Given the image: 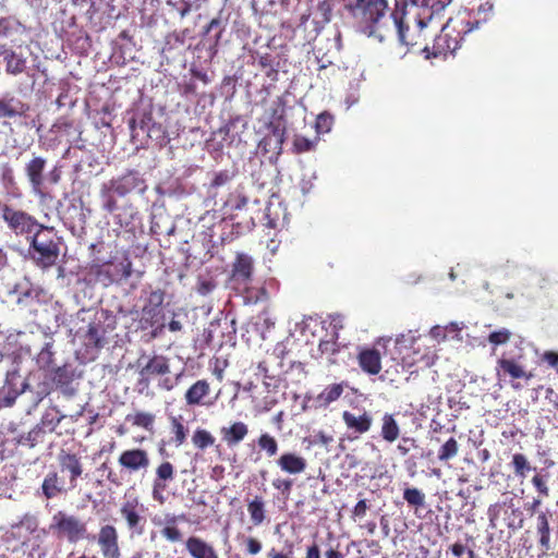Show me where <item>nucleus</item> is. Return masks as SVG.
Instances as JSON below:
<instances>
[{
    "label": "nucleus",
    "instance_id": "obj_1",
    "mask_svg": "<svg viewBox=\"0 0 558 558\" xmlns=\"http://www.w3.org/2000/svg\"><path fill=\"white\" fill-rule=\"evenodd\" d=\"M478 25V21H471L465 15L450 17L434 38L432 49L428 45H425L422 53H424L425 59L452 54L461 47L464 36L477 28Z\"/></svg>",
    "mask_w": 558,
    "mask_h": 558
},
{
    "label": "nucleus",
    "instance_id": "obj_2",
    "mask_svg": "<svg viewBox=\"0 0 558 558\" xmlns=\"http://www.w3.org/2000/svg\"><path fill=\"white\" fill-rule=\"evenodd\" d=\"M345 19L359 32L368 36L374 35L389 5L388 0H342Z\"/></svg>",
    "mask_w": 558,
    "mask_h": 558
},
{
    "label": "nucleus",
    "instance_id": "obj_3",
    "mask_svg": "<svg viewBox=\"0 0 558 558\" xmlns=\"http://www.w3.org/2000/svg\"><path fill=\"white\" fill-rule=\"evenodd\" d=\"M60 241L52 227L40 226L29 240V257L40 269L53 267L60 255Z\"/></svg>",
    "mask_w": 558,
    "mask_h": 558
},
{
    "label": "nucleus",
    "instance_id": "obj_4",
    "mask_svg": "<svg viewBox=\"0 0 558 558\" xmlns=\"http://www.w3.org/2000/svg\"><path fill=\"white\" fill-rule=\"evenodd\" d=\"M392 19L398 32L399 41L408 48V51L418 50L422 52L423 47L426 45V35L424 29L430 24L423 21L421 25L418 20L421 16L408 11L392 12Z\"/></svg>",
    "mask_w": 558,
    "mask_h": 558
},
{
    "label": "nucleus",
    "instance_id": "obj_5",
    "mask_svg": "<svg viewBox=\"0 0 558 558\" xmlns=\"http://www.w3.org/2000/svg\"><path fill=\"white\" fill-rule=\"evenodd\" d=\"M49 531L56 538L70 544L82 542L89 535L85 521L63 510H59L52 515Z\"/></svg>",
    "mask_w": 558,
    "mask_h": 558
},
{
    "label": "nucleus",
    "instance_id": "obj_6",
    "mask_svg": "<svg viewBox=\"0 0 558 558\" xmlns=\"http://www.w3.org/2000/svg\"><path fill=\"white\" fill-rule=\"evenodd\" d=\"M1 218L7 223L8 228L15 235H25L28 240L31 236L40 229L41 223L22 209H15L12 206L0 202Z\"/></svg>",
    "mask_w": 558,
    "mask_h": 558
},
{
    "label": "nucleus",
    "instance_id": "obj_7",
    "mask_svg": "<svg viewBox=\"0 0 558 558\" xmlns=\"http://www.w3.org/2000/svg\"><path fill=\"white\" fill-rule=\"evenodd\" d=\"M96 541L102 558H121L119 532L114 525H101Z\"/></svg>",
    "mask_w": 558,
    "mask_h": 558
},
{
    "label": "nucleus",
    "instance_id": "obj_8",
    "mask_svg": "<svg viewBox=\"0 0 558 558\" xmlns=\"http://www.w3.org/2000/svg\"><path fill=\"white\" fill-rule=\"evenodd\" d=\"M496 375L498 379H505L506 377L511 378V387L515 390H520L522 385L514 381L515 379H524L529 381L533 378V373L527 372L524 367L519 364L514 359L500 357L497 361Z\"/></svg>",
    "mask_w": 558,
    "mask_h": 558
},
{
    "label": "nucleus",
    "instance_id": "obj_9",
    "mask_svg": "<svg viewBox=\"0 0 558 558\" xmlns=\"http://www.w3.org/2000/svg\"><path fill=\"white\" fill-rule=\"evenodd\" d=\"M118 463L123 471L129 474H135L141 471H147L150 465V459L147 450L142 448H131L123 450L120 453Z\"/></svg>",
    "mask_w": 558,
    "mask_h": 558
},
{
    "label": "nucleus",
    "instance_id": "obj_10",
    "mask_svg": "<svg viewBox=\"0 0 558 558\" xmlns=\"http://www.w3.org/2000/svg\"><path fill=\"white\" fill-rule=\"evenodd\" d=\"M47 159L39 155H32V158L24 166V173L31 185L32 192L36 195L44 194L45 170Z\"/></svg>",
    "mask_w": 558,
    "mask_h": 558
},
{
    "label": "nucleus",
    "instance_id": "obj_11",
    "mask_svg": "<svg viewBox=\"0 0 558 558\" xmlns=\"http://www.w3.org/2000/svg\"><path fill=\"white\" fill-rule=\"evenodd\" d=\"M142 513L143 505L137 499L126 500L120 508V514L125 520L128 530L136 535L144 533L146 519Z\"/></svg>",
    "mask_w": 558,
    "mask_h": 558
},
{
    "label": "nucleus",
    "instance_id": "obj_12",
    "mask_svg": "<svg viewBox=\"0 0 558 558\" xmlns=\"http://www.w3.org/2000/svg\"><path fill=\"white\" fill-rule=\"evenodd\" d=\"M146 189L145 180L136 170H129L123 175L110 181V190L121 197L133 191L144 193Z\"/></svg>",
    "mask_w": 558,
    "mask_h": 558
},
{
    "label": "nucleus",
    "instance_id": "obj_13",
    "mask_svg": "<svg viewBox=\"0 0 558 558\" xmlns=\"http://www.w3.org/2000/svg\"><path fill=\"white\" fill-rule=\"evenodd\" d=\"M174 466L169 461H163L156 468L155 478L153 481L154 500L163 504V492L166 490L168 483L174 480Z\"/></svg>",
    "mask_w": 558,
    "mask_h": 558
},
{
    "label": "nucleus",
    "instance_id": "obj_14",
    "mask_svg": "<svg viewBox=\"0 0 558 558\" xmlns=\"http://www.w3.org/2000/svg\"><path fill=\"white\" fill-rule=\"evenodd\" d=\"M254 259L246 253H236L232 263L231 279L240 284H248L253 280Z\"/></svg>",
    "mask_w": 558,
    "mask_h": 558
},
{
    "label": "nucleus",
    "instance_id": "obj_15",
    "mask_svg": "<svg viewBox=\"0 0 558 558\" xmlns=\"http://www.w3.org/2000/svg\"><path fill=\"white\" fill-rule=\"evenodd\" d=\"M170 372L169 361L163 355H154L140 371L138 385L148 387L151 376H162Z\"/></svg>",
    "mask_w": 558,
    "mask_h": 558
},
{
    "label": "nucleus",
    "instance_id": "obj_16",
    "mask_svg": "<svg viewBox=\"0 0 558 558\" xmlns=\"http://www.w3.org/2000/svg\"><path fill=\"white\" fill-rule=\"evenodd\" d=\"M221 441L230 449L238 447L248 435V426L242 421H233L219 429Z\"/></svg>",
    "mask_w": 558,
    "mask_h": 558
},
{
    "label": "nucleus",
    "instance_id": "obj_17",
    "mask_svg": "<svg viewBox=\"0 0 558 558\" xmlns=\"http://www.w3.org/2000/svg\"><path fill=\"white\" fill-rule=\"evenodd\" d=\"M342 421L348 430L356 435L367 433L373 424L372 415L365 410H360L359 412L343 411Z\"/></svg>",
    "mask_w": 558,
    "mask_h": 558
},
{
    "label": "nucleus",
    "instance_id": "obj_18",
    "mask_svg": "<svg viewBox=\"0 0 558 558\" xmlns=\"http://www.w3.org/2000/svg\"><path fill=\"white\" fill-rule=\"evenodd\" d=\"M50 379L64 396L72 397L75 395V389L71 386L74 379V369L71 365L63 364L52 368Z\"/></svg>",
    "mask_w": 558,
    "mask_h": 558
},
{
    "label": "nucleus",
    "instance_id": "obj_19",
    "mask_svg": "<svg viewBox=\"0 0 558 558\" xmlns=\"http://www.w3.org/2000/svg\"><path fill=\"white\" fill-rule=\"evenodd\" d=\"M58 461L61 471L70 473V488L74 489L77 486V478L83 474V464L81 458L75 453H70L62 450L59 453Z\"/></svg>",
    "mask_w": 558,
    "mask_h": 558
},
{
    "label": "nucleus",
    "instance_id": "obj_20",
    "mask_svg": "<svg viewBox=\"0 0 558 558\" xmlns=\"http://www.w3.org/2000/svg\"><path fill=\"white\" fill-rule=\"evenodd\" d=\"M29 110V106L11 94L0 98V119H14L23 117Z\"/></svg>",
    "mask_w": 558,
    "mask_h": 558
},
{
    "label": "nucleus",
    "instance_id": "obj_21",
    "mask_svg": "<svg viewBox=\"0 0 558 558\" xmlns=\"http://www.w3.org/2000/svg\"><path fill=\"white\" fill-rule=\"evenodd\" d=\"M362 371L368 375H377L381 371V354L375 348H363L357 354Z\"/></svg>",
    "mask_w": 558,
    "mask_h": 558
},
{
    "label": "nucleus",
    "instance_id": "obj_22",
    "mask_svg": "<svg viewBox=\"0 0 558 558\" xmlns=\"http://www.w3.org/2000/svg\"><path fill=\"white\" fill-rule=\"evenodd\" d=\"M210 385L206 379L196 380L185 392L184 399L189 407L208 405L206 398L209 397Z\"/></svg>",
    "mask_w": 558,
    "mask_h": 558
},
{
    "label": "nucleus",
    "instance_id": "obj_23",
    "mask_svg": "<svg viewBox=\"0 0 558 558\" xmlns=\"http://www.w3.org/2000/svg\"><path fill=\"white\" fill-rule=\"evenodd\" d=\"M184 545L192 558H219L215 547L198 536L187 537Z\"/></svg>",
    "mask_w": 558,
    "mask_h": 558
},
{
    "label": "nucleus",
    "instance_id": "obj_24",
    "mask_svg": "<svg viewBox=\"0 0 558 558\" xmlns=\"http://www.w3.org/2000/svg\"><path fill=\"white\" fill-rule=\"evenodd\" d=\"M114 265L112 262H94L88 267V274L95 279L96 282L108 287L116 281L117 272L113 270Z\"/></svg>",
    "mask_w": 558,
    "mask_h": 558
},
{
    "label": "nucleus",
    "instance_id": "obj_25",
    "mask_svg": "<svg viewBox=\"0 0 558 558\" xmlns=\"http://www.w3.org/2000/svg\"><path fill=\"white\" fill-rule=\"evenodd\" d=\"M550 517L551 514L548 510L541 511L536 515V533L538 535V545L544 553H547L551 548Z\"/></svg>",
    "mask_w": 558,
    "mask_h": 558
},
{
    "label": "nucleus",
    "instance_id": "obj_26",
    "mask_svg": "<svg viewBox=\"0 0 558 558\" xmlns=\"http://www.w3.org/2000/svg\"><path fill=\"white\" fill-rule=\"evenodd\" d=\"M276 463L282 472L293 475L303 473L307 466L306 460L294 452L282 453Z\"/></svg>",
    "mask_w": 558,
    "mask_h": 558
},
{
    "label": "nucleus",
    "instance_id": "obj_27",
    "mask_svg": "<svg viewBox=\"0 0 558 558\" xmlns=\"http://www.w3.org/2000/svg\"><path fill=\"white\" fill-rule=\"evenodd\" d=\"M41 490L47 499L56 498L57 496L66 493L65 481L59 475L57 471L49 472L41 484Z\"/></svg>",
    "mask_w": 558,
    "mask_h": 558
},
{
    "label": "nucleus",
    "instance_id": "obj_28",
    "mask_svg": "<svg viewBox=\"0 0 558 558\" xmlns=\"http://www.w3.org/2000/svg\"><path fill=\"white\" fill-rule=\"evenodd\" d=\"M451 0H423L422 5L420 7L418 12H414L415 14L421 16L418 20L420 24H423V21H427L432 23L434 19H436L440 12H442L449 4Z\"/></svg>",
    "mask_w": 558,
    "mask_h": 558
},
{
    "label": "nucleus",
    "instance_id": "obj_29",
    "mask_svg": "<svg viewBox=\"0 0 558 558\" xmlns=\"http://www.w3.org/2000/svg\"><path fill=\"white\" fill-rule=\"evenodd\" d=\"M165 301V291L161 289L154 290L149 293L147 304L144 305L142 313L143 319L148 323L149 326H153V319L157 315L158 308L162 305Z\"/></svg>",
    "mask_w": 558,
    "mask_h": 558
},
{
    "label": "nucleus",
    "instance_id": "obj_30",
    "mask_svg": "<svg viewBox=\"0 0 558 558\" xmlns=\"http://www.w3.org/2000/svg\"><path fill=\"white\" fill-rule=\"evenodd\" d=\"M3 60L5 61V71L12 75H19L26 69V59L17 54L12 49H4L1 51Z\"/></svg>",
    "mask_w": 558,
    "mask_h": 558
},
{
    "label": "nucleus",
    "instance_id": "obj_31",
    "mask_svg": "<svg viewBox=\"0 0 558 558\" xmlns=\"http://www.w3.org/2000/svg\"><path fill=\"white\" fill-rule=\"evenodd\" d=\"M380 436L387 442H395L400 436V427L393 414L385 413L381 418Z\"/></svg>",
    "mask_w": 558,
    "mask_h": 558
},
{
    "label": "nucleus",
    "instance_id": "obj_32",
    "mask_svg": "<svg viewBox=\"0 0 558 558\" xmlns=\"http://www.w3.org/2000/svg\"><path fill=\"white\" fill-rule=\"evenodd\" d=\"M178 518L173 514H167L165 518V525L160 530V534L168 542L180 543L183 539V533L177 525Z\"/></svg>",
    "mask_w": 558,
    "mask_h": 558
},
{
    "label": "nucleus",
    "instance_id": "obj_33",
    "mask_svg": "<svg viewBox=\"0 0 558 558\" xmlns=\"http://www.w3.org/2000/svg\"><path fill=\"white\" fill-rule=\"evenodd\" d=\"M247 511L252 523L255 526L260 525L266 519L265 501L262 496H255L247 502Z\"/></svg>",
    "mask_w": 558,
    "mask_h": 558
},
{
    "label": "nucleus",
    "instance_id": "obj_34",
    "mask_svg": "<svg viewBox=\"0 0 558 558\" xmlns=\"http://www.w3.org/2000/svg\"><path fill=\"white\" fill-rule=\"evenodd\" d=\"M319 142V137L315 136L314 138L305 137L301 134H295L292 142V151L294 154H304L314 151Z\"/></svg>",
    "mask_w": 558,
    "mask_h": 558
},
{
    "label": "nucleus",
    "instance_id": "obj_35",
    "mask_svg": "<svg viewBox=\"0 0 558 558\" xmlns=\"http://www.w3.org/2000/svg\"><path fill=\"white\" fill-rule=\"evenodd\" d=\"M125 420L131 422L133 426L142 427L151 432L154 428L155 415L149 412H136L134 414H128Z\"/></svg>",
    "mask_w": 558,
    "mask_h": 558
},
{
    "label": "nucleus",
    "instance_id": "obj_36",
    "mask_svg": "<svg viewBox=\"0 0 558 558\" xmlns=\"http://www.w3.org/2000/svg\"><path fill=\"white\" fill-rule=\"evenodd\" d=\"M192 442L196 449L204 451L215 445L216 438L209 430L196 428L192 436Z\"/></svg>",
    "mask_w": 558,
    "mask_h": 558
},
{
    "label": "nucleus",
    "instance_id": "obj_37",
    "mask_svg": "<svg viewBox=\"0 0 558 558\" xmlns=\"http://www.w3.org/2000/svg\"><path fill=\"white\" fill-rule=\"evenodd\" d=\"M548 481H549V473L545 472L544 470L536 472L533 475L531 483H532L533 487L535 488V490L537 492L538 496L549 497L550 488L548 485Z\"/></svg>",
    "mask_w": 558,
    "mask_h": 558
},
{
    "label": "nucleus",
    "instance_id": "obj_38",
    "mask_svg": "<svg viewBox=\"0 0 558 558\" xmlns=\"http://www.w3.org/2000/svg\"><path fill=\"white\" fill-rule=\"evenodd\" d=\"M511 466L515 476L524 478L533 469L526 456L523 453H514L511 460Z\"/></svg>",
    "mask_w": 558,
    "mask_h": 558
},
{
    "label": "nucleus",
    "instance_id": "obj_39",
    "mask_svg": "<svg viewBox=\"0 0 558 558\" xmlns=\"http://www.w3.org/2000/svg\"><path fill=\"white\" fill-rule=\"evenodd\" d=\"M87 343L96 349H100L105 344L104 329L100 324L90 323L86 332Z\"/></svg>",
    "mask_w": 558,
    "mask_h": 558
},
{
    "label": "nucleus",
    "instance_id": "obj_40",
    "mask_svg": "<svg viewBox=\"0 0 558 558\" xmlns=\"http://www.w3.org/2000/svg\"><path fill=\"white\" fill-rule=\"evenodd\" d=\"M343 390V384H331L319 393L318 400L324 404H330L341 397Z\"/></svg>",
    "mask_w": 558,
    "mask_h": 558
},
{
    "label": "nucleus",
    "instance_id": "obj_41",
    "mask_svg": "<svg viewBox=\"0 0 558 558\" xmlns=\"http://www.w3.org/2000/svg\"><path fill=\"white\" fill-rule=\"evenodd\" d=\"M269 129L271 133L268 136L274 138V147H271L272 151L279 156L282 154V147L286 141V128L270 123Z\"/></svg>",
    "mask_w": 558,
    "mask_h": 558
},
{
    "label": "nucleus",
    "instance_id": "obj_42",
    "mask_svg": "<svg viewBox=\"0 0 558 558\" xmlns=\"http://www.w3.org/2000/svg\"><path fill=\"white\" fill-rule=\"evenodd\" d=\"M459 452V444L454 437H450L438 450V460L447 462Z\"/></svg>",
    "mask_w": 558,
    "mask_h": 558
},
{
    "label": "nucleus",
    "instance_id": "obj_43",
    "mask_svg": "<svg viewBox=\"0 0 558 558\" xmlns=\"http://www.w3.org/2000/svg\"><path fill=\"white\" fill-rule=\"evenodd\" d=\"M338 335L335 333V338L331 340H320L318 343V351L322 355H327L330 364H335L337 361L332 357L339 352L340 345L337 342Z\"/></svg>",
    "mask_w": 558,
    "mask_h": 558
},
{
    "label": "nucleus",
    "instance_id": "obj_44",
    "mask_svg": "<svg viewBox=\"0 0 558 558\" xmlns=\"http://www.w3.org/2000/svg\"><path fill=\"white\" fill-rule=\"evenodd\" d=\"M64 417V415L59 413L57 408H53L50 411H46L39 426H41L44 430L48 428L50 432H53Z\"/></svg>",
    "mask_w": 558,
    "mask_h": 558
},
{
    "label": "nucleus",
    "instance_id": "obj_45",
    "mask_svg": "<svg viewBox=\"0 0 558 558\" xmlns=\"http://www.w3.org/2000/svg\"><path fill=\"white\" fill-rule=\"evenodd\" d=\"M257 446L265 451L268 457H274L278 452V442L276 438L267 433L262 434L257 439Z\"/></svg>",
    "mask_w": 558,
    "mask_h": 558
},
{
    "label": "nucleus",
    "instance_id": "obj_46",
    "mask_svg": "<svg viewBox=\"0 0 558 558\" xmlns=\"http://www.w3.org/2000/svg\"><path fill=\"white\" fill-rule=\"evenodd\" d=\"M404 500L413 507H423L425 504V495L415 487H408L403 492Z\"/></svg>",
    "mask_w": 558,
    "mask_h": 558
},
{
    "label": "nucleus",
    "instance_id": "obj_47",
    "mask_svg": "<svg viewBox=\"0 0 558 558\" xmlns=\"http://www.w3.org/2000/svg\"><path fill=\"white\" fill-rule=\"evenodd\" d=\"M45 430L41 426L36 425L33 429H31L27 435L21 436L19 442L21 445L28 446L29 448L35 447L39 441L43 440V436Z\"/></svg>",
    "mask_w": 558,
    "mask_h": 558
},
{
    "label": "nucleus",
    "instance_id": "obj_48",
    "mask_svg": "<svg viewBox=\"0 0 558 558\" xmlns=\"http://www.w3.org/2000/svg\"><path fill=\"white\" fill-rule=\"evenodd\" d=\"M52 344L46 343L37 356V363L41 369H50L53 364Z\"/></svg>",
    "mask_w": 558,
    "mask_h": 558
},
{
    "label": "nucleus",
    "instance_id": "obj_49",
    "mask_svg": "<svg viewBox=\"0 0 558 558\" xmlns=\"http://www.w3.org/2000/svg\"><path fill=\"white\" fill-rule=\"evenodd\" d=\"M186 432L185 426L179 420H172L173 442L175 446H181L185 442Z\"/></svg>",
    "mask_w": 558,
    "mask_h": 558
},
{
    "label": "nucleus",
    "instance_id": "obj_50",
    "mask_svg": "<svg viewBox=\"0 0 558 558\" xmlns=\"http://www.w3.org/2000/svg\"><path fill=\"white\" fill-rule=\"evenodd\" d=\"M511 336L512 333L510 330L501 328L489 333L488 342L494 345L505 344L510 340Z\"/></svg>",
    "mask_w": 558,
    "mask_h": 558
},
{
    "label": "nucleus",
    "instance_id": "obj_51",
    "mask_svg": "<svg viewBox=\"0 0 558 558\" xmlns=\"http://www.w3.org/2000/svg\"><path fill=\"white\" fill-rule=\"evenodd\" d=\"M217 287V282L213 278H198L196 284V292L199 295H207L211 293Z\"/></svg>",
    "mask_w": 558,
    "mask_h": 558
},
{
    "label": "nucleus",
    "instance_id": "obj_52",
    "mask_svg": "<svg viewBox=\"0 0 558 558\" xmlns=\"http://www.w3.org/2000/svg\"><path fill=\"white\" fill-rule=\"evenodd\" d=\"M257 64L260 69L266 71L267 76H271V74H277V71L272 66V60L270 54L266 53L259 56L257 59Z\"/></svg>",
    "mask_w": 558,
    "mask_h": 558
},
{
    "label": "nucleus",
    "instance_id": "obj_53",
    "mask_svg": "<svg viewBox=\"0 0 558 558\" xmlns=\"http://www.w3.org/2000/svg\"><path fill=\"white\" fill-rule=\"evenodd\" d=\"M332 124V117L327 113H322L316 119V130L318 133L328 132Z\"/></svg>",
    "mask_w": 558,
    "mask_h": 558
},
{
    "label": "nucleus",
    "instance_id": "obj_54",
    "mask_svg": "<svg viewBox=\"0 0 558 558\" xmlns=\"http://www.w3.org/2000/svg\"><path fill=\"white\" fill-rule=\"evenodd\" d=\"M232 175L228 170H222L215 173L214 179L211 180V187H220L227 184L231 180Z\"/></svg>",
    "mask_w": 558,
    "mask_h": 558
},
{
    "label": "nucleus",
    "instance_id": "obj_55",
    "mask_svg": "<svg viewBox=\"0 0 558 558\" xmlns=\"http://www.w3.org/2000/svg\"><path fill=\"white\" fill-rule=\"evenodd\" d=\"M228 203L231 205L233 209L241 210L247 205L248 199L245 195L238 193L231 195Z\"/></svg>",
    "mask_w": 558,
    "mask_h": 558
},
{
    "label": "nucleus",
    "instance_id": "obj_56",
    "mask_svg": "<svg viewBox=\"0 0 558 558\" xmlns=\"http://www.w3.org/2000/svg\"><path fill=\"white\" fill-rule=\"evenodd\" d=\"M272 486L282 494H289L292 489L293 481L290 478H276L272 481Z\"/></svg>",
    "mask_w": 558,
    "mask_h": 558
},
{
    "label": "nucleus",
    "instance_id": "obj_57",
    "mask_svg": "<svg viewBox=\"0 0 558 558\" xmlns=\"http://www.w3.org/2000/svg\"><path fill=\"white\" fill-rule=\"evenodd\" d=\"M318 11L322 13L324 21L329 22L332 12V3L330 0H324L317 5Z\"/></svg>",
    "mask_w": 558,
    "mask_h": 558
},
{
    "label": "nucleus",
    "instance_id": "obj_58",
    "mask_svg": "<svg viewBox=\"0 0 558 558\" xmlns=\"http://www.w3.org/2000/svg\"><path fill=\"white\" fill-rule=\"evenodd\" d=\"M13 24L9 17L0 19V37H9L12 33Z\"/></svg>",
    "mask_w": 558,
    "mask_h": 558
},
{
    "label": "nucleus",
    "instance_id": "obj_59",
    "mask_svg": "<svg viewBox=\"0 0 558 558\" xmlns=\"http://www.w3.org/2000/svg\"><path fill=\"white\" fill-rule=\"evenodd\" d=\"M246 549L251 555H257L262 549V544L258 539L254 537H248L246 539Z\"/></svg>",
    "mask_w": 558,
    "mask_h": 558
},
{
    "label": "nucleus",
    "instance_id": "obj_60",
    "mask_svg": "<svg viewBox=\"0 0 558 558\" xmlns=\"http://www.w3.org/2000/svg\"><path fill=\"white\" fill-rule=\"evenodd\" d=\"M105 202H104V209L108 213L112 214L117 210L118 204L114 197L109 193H104Z\"/></svg>",
    "mask_w": 558,
    "mask_h": 558
},
{
    "label": "nucleus",
    "instance_id": "obj_61",
    "mask_svg": "<svg viewBox=\"0 0 558 558\" xmlns=\"http://www.w3.org/2000/svg\"><path fill=\"white\" fill-rule=\"evenodd\" d=\"M367 509H368V506L366 504V500L365 499H361L354 506V508L352 510V513L356 518H363L366 514Z\"/></svg>",
    "mask_w": 558,
    "mask_h": 558
},
{
    "label": "nucleus",
    "instance_id": "obj_62",
    "mask_svg": "<svg viewBox=\"0 0 558 558\" xmlns=\"http://www.w3.org/2000/svg\"><path fill=\"white\" fill-rule=\"evenodd\" d=\"M543 498L544 497H541V496L533 498L532 502H530L525 506V510L530 514H535V513L537 514L538 512H541L539 507L542 506Z\"/></svg>",
    "mask_w": 558,
    "mask_h": 558
},
{
    "label": "nucleus",
    "instance_id": "obj_63",
    "mask_svg": "<svg viewBox=\"0 0 558 558\" xmlns=\"http://www.w3.org/2000/svg\"><path fill=\"white\" fill-rule=\"evenodd\" d=\"M542 360L546 362L551 367H558V352L555 351H546L544 352Z\"/></svg>",
    "mask_w": 558,
    "mask_h": 558
},
{
    "label": "nucleus",
    "instance_id": "obj_64",
    "mask_svg": "<svg viewBox=\"0 0 558 558\" xmlns=\"http://www.w3.org/2000/svg\"><path fill=\"white\" fill-rule=\"evenodd\" d=\"M305 558H320V549L317 543L307 546Z\"/></svg>",
    "mask_w": 558,
    "mask_h": 558
}]
</instances>
